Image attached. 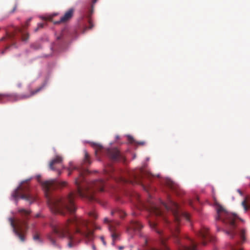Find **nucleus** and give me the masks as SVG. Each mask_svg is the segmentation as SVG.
<instances>
[{
    "instance_id": "obj_1",
    "label": "nucleus",
    "mask_w": 250,
    "mask_h": 250,
    "mask_svg": "<svg viewBox=\"0 0 250 250\" xmlns=\"http://www.w3.org/2000/svg\"><path fill=\"white\" fill-rule=\"evenodd\" d=\"M75 169L78 170L79 174V177L76 178L75 180V185L77 187L76 191L75 192H70L65 197H50L49 191L51 189L65 187L67 185L66 182H61L56 179L42 182L40 175L36 176L38 182L41 183L44 190L48 205L53 212L60 213L63 215L67 213L73 214L76 210L74 202L76 195L86 197L90 201H94L95 200L94 193L96 191H104L105 183L104 180L100 179L91 183H88L85 180L84 175L87 173V170L84 167H75L70 163V166L68 168V175H70L71 172Z\"/></svg>"
},
{
    "instance_id": "obj_2",
    "label": "nucleus",
    "mask_w": 250,
    "mask_h": 250,
    "mask_svg": "<svg viewBox=\"0 0 250 250\" xmlns=\"http://www.w3.org/2000/svg\"><path fill=\"white\" fill-rule=\"evenodd\" d=\"M88 223L87 220L81 217L74 216L68 219L64 224L52 225V232L48 235V238L54 246H57L54 235L59 238L67 237L69 240L68 244L69 247H72L82 239L91 241L93 235V232L88 227Z\"/></svg>"
},
{
    "instance_id": "obj_3",
    "label": "nucleus",
    "mask_w": 250,
    "mask_h": 250,
    "mask_svg": "<svg viewBox=\"0 0 250 250\" xmlns=\"http://www.w3.org/2000/svg\"><path fill=\"white\" fill-rule=\"evenodd\" d=\"M162 204L167 210L171 211L174 219L173 222H171L168 220L164 215L161 209L154 205H152L149 209L151 215L163 217L165 224L170 229L175 240V242L178 245L179 250H197V244L193 240L189 239L191 243L190 246H185L180 242L181 236L179 235L178 228L180 222L182 219H185L187 221L190 222L189 214L180 210L178 204L170 198H168L167 203L163 202Z\"/></svg>"
},
{
    "instance_id": "obj_4",
    "label": "nucleus",
    "mask_w": 250,
    "mask_h": 250,
    "mask_svg": "<svg viewBox=\"0 0 250 250\" xmlns=\"http://www.w3.org/2000/svg\"><path fill=\"white\" fill-rule=\"evenodd\" d=\"M18 211L20 215V218L16 219L9 218L8 220L15 235L21 242H24L25 236L23 233L28 229L27 221L31 213V211L21 208H19Z\"/></svg>"
},
{
    "instance_id": "obj_5",
    "label": "nucleus",
    "mask_w": 250,
    "mask_h": 250,
    "mask_svg": "<svg viewBox=\"0 0 250 250\" xmlns=\"http://www.w3.org/2000/svg\"><path fill=\"white\" fill-rule=\"evenodd\" d=\"M216 219L222 220L224 224L229 226V230L225 231L231 238H233L236 234L234 230L236 228V215L228 212L222 207H220L217 209Z\"/></svg>"
},
{
    "instance_id": "obj_6",
    "label": "nucleus",
    "mask_w": 250,
    "mask_h": 250,
    "mask_svg": "<svg viewBox=\"0 0 250 250\" xmlns=\"http://www.w3.org/2000/svg\"><path fill=\"white\" fill-rule=\"evenodd\" d=\"M28 181L29 180L23 181L12 193V196L15 199L17 203L19 198L29 201L30 204L36 200V196L30 192L29 187L27 184Z\"/></svg>"
},
{
    "instance_id": "obj_7",
    "label": "nucleus",
    "mask_w": 250,
    "mask_h": 250,
    "mask_svg": "<svg viewBox=\"0 0 250 250\" xmlns=\"http://www.w3.org/2000/svg\"><path fill=\"white\" fill-rule=\"evenodd\" d=\"M43 86H41L35 90H32L31 86L29 85L28 89L30 93L29 94H22L20 95H8L0 93V103L4 102V101L6 99L9 101H17L18 100L29 98L40 92Z\"/></svg>"
},
{
    "instance_id": "obj_8",
    "label": "nucleus",
    "mask_w": 250,
    "mask_h": 250,
    "mask_svg": "<svg viewBox=\"0 0 250 250\" xmlns=\"http://www.w3.org/2000/svg\"><path fill=\"white\" fill-rule=\"evenodd\" d=\"M144 176L143 171L142 169H139L137 171L132 172L130 175V179L126 180L122 179V181L125 183H130L131 184H142V179Z\"/></svg>"
},
{
    "instance_id": "obj_9",
    "label": "nucleus",
    "mask_w": 250,
    "mask_h": 250,
    "mask_svg": "<svg viewBox=\"0 0 250 250\" xmlns=\"http://www.w3.org/2000/svg\"><path fill=\"white\" fill-rule=\"evenodd\" d=\"M198 236L202 240V244L204 246L207 244V241L213 242L215 238L209 232L208 229L206 227H203L197 233Z\"/></svg>"
},
{
    "instance_id": "obj_10",
    "label": "nucleus",
    "mask_w": 250,
    "mask_h": 250,
    "mask_svg": "<svg viewBox=\"0 0 250 250\" xmlns=\"http://www.w3.org/2000/svg\"><path fill=\"white\" fill-rule=\"evenodd\" d=\"M62 158L60 156H56L49 163V168L52 170H56L58 174H61V170L63 168L62 164Z\"/></svg>"
},
{
    "instance_id": "obj_11",
    "label": "nucleus",
    "mask_w": 250,
    "mask_h": 250,
    "mask_svg": "<svg viewBox=\"0 0 250 250\" xmlns=\"http://www.w3.org/2000/svg\"><path fill=\"white\" fill-rule=\"evenodd\" d=\"M105 152L113 161H120L124 159L119 150L116 148L106 149Z\"/></svg>"
},
{
    "instance_id": "obj_12",
    "label": "nucleus",
    "mask_w": 250,
    "mask_h": 250,
    "mask_svg": "<svg viewBox=\"0 0 250 250\" xmlns=\"http://www.w3.org/2000/svg\"><path fill=\"white\" fill-rule=\"evenodd\" d=\"M104 223H108V229L110 232V235L112 239V244H115V241L117 240L119 238V235L116 232L115 227L112 223L110 222L108 218H105L104 219Z\"/></svg>"
},
{
    "instance_id": "obj_13",
    "label": "nucleus",
    "mask_w": 250,
    "mask_h": 250,
    "mask_svg": "<svg viewBox=\"0 0 250 250\" xmlns=\"http://www.w3.org/2000/svg\"><path fill=\"white\" fill-rule=\"evenodd\" d=\"M74 11L73 8L69 9L64 13V15L61 18L59 21H55L54 24L64 23L70 20L73 16Z\"/></svg>"
},
{
    "instance_id": "obj_14",
    "label": "nucleus",
    "mask_w": 250,
    "mask_h": 250,
    "mask_svg": "<svg viewBox=\"0 0 250 250\" xmlns=\"http://www.w3.org/2000/svg\"><path fill=\"white\" fill-rule=\"evenodd\" d=\"M16 32H19L21 35V38L22 41H26L29 38V34L26 33L22 28H16Z\"/></svg>"
},
{
    "instance_id": "obj_15",
    "label": "nucleus",
    "mask_w": 250,
    "mask_h": 250,
    "mask_svg": "<svg viewBox=\"0 0 250 250\" xmlns=\"http://www.w3.org/2000/svg\"><path fill=\"white\" fill-rule=\"evenodd\" d=\"M143 228L142 225L138 221H132L130 225V229L135 230H140Z\"/></svg>"
},
{
    "instance_id": "obj_16",
    "label": "nucleus",
    "mask_w": 250,
    "mask_h": 250,
    "mask_svg": "<svg viewBox=\"0 0 250 250\" xmlns=\"http://www.w3.org/2000/svg\"><path fill=\"white\" fill-rule=\"evenodd\" d=\"M148 223L150 227V228L155 230L158 234H161V231L160 230H159L157 229V224L152 219H150L148 220Z\"/></svg>"
},
{
    "instance_id": "obj_17",
    "label": "nucleus",
    "mask_w": 250,
    "mask_h": 250,
    "mask_svg": "<svg viewBox=\"0 0 250 250\" xmlns=\"http://www.w3.org/2000/svg\"><path fill=\"white\" fill-rule=\"evenodd\" d=\"M169 188L173 190L177 194H180V188L179 187L174 183L171 182L169 184Z\"/></svg>"
},
{
    "instance_id": "obj_18",
    "label": "nucleus",
    "mask_w": 250,
    "mask_h": 250,
    "mask_svg": "<svg viewBox=\"0 0 250 250\" xmlns=\"http://www.w3.org/2000/svg\"><path fill=\"white\" fill-rule=\"evenodd\" d=\"M84 158L83 163V164L85 166H87L88 165H89L91 162L90 161V157H89V155L88 152L86 150H84Z\"/></svg>"
},
{
    "instance_id": "obj_19",
    "label": "nucleus",
    "mask_w": 250,
    "mask_h": 250,
    "mask_svg": "<svg viewBox=\"0 0 250 250\" xmlns=\"http://www.w3.org/2000/svg\"><path fill=\"white\" fill-rule=\"evenodd\" d=\"M92 12H93V10L92 9L90 10L89 13L88 15L87 16L88 19V22L89 26L88 27H87L86 28H88L89 29H92V27L94 26V24H93L92 20L90 18V16L92 14Z\"/></svg>"
},
{
    "instance_id": "obj_20",
    "label": "nucleus",
    "mask_w": 250,
    "mask_h": 250,
    "mask_svg": "<svg viewBox=\"0 0 250 250\" xmlns=\"http://www.w3.org/2000/svg\"><path fill=\"white\" fill-rule=\"evenodd\" d=\"M245 233L246 231L244 229H242L240 230L239 236L241 240L242 243L244 242L246 240Z\"/></svg>"
},
{
    "instance_id": "obj_21",
    "label": "nucleus",
    "mask_w": 250,
    "mask_h": 250,
    "mask_svg": "<svg viewBox=\"0 0 250 250\" xmlns=\"http://www.w3.org/2000/svg\"><path fill=\"white\" fill-rule=\"evenodd\" d=\"M88 214L90 217L94 219H95L97 218V213L94 210L89 212Z\"/></svg>"
},
{
    "instance_id": "obj_22",
    "label": "nucleus",
    "mask_w": 250,
    "mask_h": 250,
    "mask_svg": "<svg viewBox=\"0 0 250 250\" xmlns=\"http://www.w3.org/2000/svg\"><path fill=\"white\" fill-rule=\"evenodd\" d=\"M33 238L35 241H38L39 242H41L40 235L38 232H35L34 234Z\"/></svg>"
},
{
    "instance_id": "obj_23",
    "label": "nucleus",
    "mask_w": 250,
    "mask_h": 250,
    "mask_svg": "<svg viewBox=\"0 0 250 250\" xmlns=\"http://www.w3.org/2000/svg\"><path fill=\"white\" fill-rule=\"evenodd\" d=\"M242 206L243 207L245 211H247V210L249 209V207L248 206V205H247V202L246 200H244L242 202Z\"/></svg>"
},
{
    "instance_id": "obj_24",
    "label": "nucleus",
    "mask_w": 250,
    "mask_h": 250,
    "mask_svg": "<svg viewBox=\"0 0 250 250\" xmlns=\"http://www.w3.org/2000/svg\"><path fill=\"white\" fill-rule=\"evenodd\" d=\"M231 250H243V248L237 244L236 246H232L231 247Z\"/></svg>"
},
{
    "instance_id": "obj_25",
    "label": "nucleus",
    "mask_w": 250,
    "mask_h": 250,
    "mask_svg": "<svg viewBox=\"0 0 250 250\" xmlns=\"http://www.w3.org/2000/svg\"><path fill=\"white\" fill-rule=\"evenodd\" d=\"M103 148L102 146L98 145L96 146V148L95 150L96 154L98 153L99 152L102 151Z\"/></svg>"
},
{
    "instance_id": "obj_26",
    "label": "nucleus",
    "mask_w": 250,
    "mask_h": 250,
    "mask_svg": "<svg viewBox=\"0 0 250 250\" xmlns=\"http://www.w3.org/2000/svg\"><path fill=\"white\" fill-rule=\"evenodd\" d=\"M160 241L162 245L164 247V249H165V250H167V246L166 245L165 240L163 238H161Z\"/></svg>"
},
{
    "instance_id": "obj_27",
    "label": "nucleus",
    "mask_w": 250,
    "mask_h": 250,
    "mask_svg": "<svg viewBox=\"0 0 250 250\" xmlns=\"http://www.w3.org/2000/svg\"><path fill=\"white\" fill-rule=\"evenodd\" d=\"M147 245V240L146 239H145V244L143 246V247L144 249L143 250H140V249H139L138 250H146V247Z\"/></svg>"
},
{
    "instance_id": "obj_28",
    "label": "nucleus",
    "mask_w": 250,
    "mask_h": 250,
    "mask_svg": "<svg viewBox=\"0 0 250 250\" xmlns=\"http://www.w3.org/2000/svg\"><path fill=\"white\" fill-rule=\"evenodd\" d=\"M43 27V23H39L38 25V27L35 29V31H37L39 28H42Z\"/></svg>"
},
{
    "instance_id": "obj_29",
    "label": "nucleus",
    "mask_w": 250,
    "mask_h": 250,
    "mask_svg": "<svg viewBox=\"0 0 250 250\" xmlns=\"http://www.w3.org/2000/svg\"><path fill=\"white\" fill-rule=\"evenodd\" d=\"M128 138L130 143H133L134 142V140L131 136H128Z\"/></svg>"
},
{
    "instance_id": "obj_30",
    "label": "nucleus",
    "mask_w": 250,
    "mask_h": 250,
    "mask_svg": "<svg viewBox=\"0 0 250 250\" xmlns=\"http://www.w3.org/2000/svg\"><path fill=\"white\" fill-rule=\"evenodd\" d=\"M32 47L35 49H38L41 48V46L39 44L37 46H35V45L33 44L32 45Z\"/></svg>"
},
{
    "instance_id": "obj_31",
    "label": "nucleus",
    "mask_w": 250,
    "mask_h": 250,
    "mask_svg": "<svg viewBox=\"0 0 250 250\" xmlns=\"http://www.w3.org/2000/svg\"><path fill=\"white\" fill-rule=\"evenodd\" d=\"M17 8V4H16L15 5V6H14V8H13V10H12L11 13H14V12L16 10Z\"/></svg>"
},
{
    "instance_id": "obj_32",
    "label": "nucleus",
    "mask_w": 250,
    "mask_h": 250,
    "mask_svg": "<svg viewBox=\"0 0 250 250\" xmlns=\"http://www.w3.org/2000/svg\"><path fill=\"white\" fill-rule=\"evenodd\" d=\"M9 48V46H7L5 47L4 50L2 51L1 53L2 54H3L5 53L6 50L8 49Z\"/></svg>"
},
{
    "instance_id": "obj_33",
    "label": "nucleus",
    "mask_w": 250,
    "mask_h": 250,
    "mask_svg": "<svg viewBox=\"0 0 250 250\" xmlns=\"http://www.w3.org/2000/svg\"><path fill=\"white\" fill-rule=\"evenodd\" d=\"M15 35V33H13V34H9V35H8V38H12L13 37H14Z\"/></svg>"
},
{
    "instance_id": "obj_34",
    "label": "nucleus",
    "mask_w": 250,
    "mask_h": 250,
    "mask_svg": "<svg viewBox=\"0 0 250 250\" xmlns=\"http://www.w3.org/2000/svg\"><path fill=\"white\" fill-rule=\"evenodd\" d=\"M31 21V19H29L26 22V26H28L29 25V23Z\"/></svg>"
},
{
    "instance_id": "obj_35",
    "label": "nucleus",
    "mask_w": 250,
    "mask_h": 250,
    "mask_svg": "<svg viewBox=\"0 0 250 250\" xmlns=\"http://www.w3.org/2000/svg\"><path fill=\"white\" fill-rule=\"evenodd\" d=\"M137 144L139 145H144L145 144V142H138L137 143Z\"/></svg>"
},
{
    "instance_id": "obj_36",
    "label": "nucleus",
    "mask_w": 250,
    "mask_h": 250,
    "mask_svg": "<svg viewBox=\"0 0 250 250\" xmlns=\"http://www.w3.org/2000/svg\"><path fill=\"white\" fill-rule=\"evenodd\" d=\"M6 39V37H3L1 39H0V42L4 41Z\"/></svg>"
},
{
    "instance_id": "obj_37",
    "label": "nucleus",
    "mask_w": 250,
    "mask_h": 250,
    "mask_svg": "<svg viewBox=\"0 0 250 250\" xmlns=\"http://www.w3.org/2000/svg\"><path fill=\"white\" fill-rule=\"evenodd\" d=\"M101 240H102V242H103V244H104V245H105V241H104V237H101Z\"/></svg>"
},
{
    "instance_id": "obj_38",
    "label": "nucleus",
    "mask_w": 250,
    "mask_h": 250,
    "mask_svg": "<svg viewBox=\"0 0 250 250\" xmlns=\"http://www.w3.org/2000/svg\"><path fill=\"white\" fill-rule=\"evenodd\" d=\"M21 86H22V84H21V83H19V84H18V86L19 87H21Z\"/></svg>"
},
{
    "instance_id": "obj_39",
    "label": "nucleus",
    "mask_w": 250,
    "mask_h": 250,
    "mask_svg": "<svg viewBox=\"0 0 250 250\" xmlns=\"http://www.w3.org/2000/svg\"><path fill=\"white\" fill-rule=\"evenodd\" d=\"M124 249V247L123 246H120L119 247V249L120 250H122Z\"/></svg>"
},
{
    "instance_id": "obj_40",
    "label": "nucleus",
    "mask_w": 250,
    "mask_h": 250,
    "mask_svg": "<svg viewBox=\"0 0 250 250\" xmlns=\"http://www.w3.org/2000/svg\"><path fill=\"white\" fill-rule=\"evenodd\" d=\"M150 250H160L156 249V248H153V249H151Z\"/></svg>"
},
{
    "instance_id": "obj_41",
    "label": "nucleus",
    "mask_w": 250,
    "mask_h": 250,
    "mask_svg": "<svg viewBox=\"0 0 250 250\" xmlns=\"http://www.w3.org/2000/svg\"><path fill=\"white\" fill-rule=\"evenodd\" d=\"M40 216V215L39 214H36V217H39Z\"/></svg>"
},
{
    "instance_id": "obj_42",
    "label": "nucleus",
    "mask_w": 250,
    "mask_h": 250,
    "mask_svg": "<svg viewBox=\"0 0 250 250\" xmlns=\"http://www.w3.org/2000/svg\"><path fill=\"white\" fill-rule=\"evenodd\" d=\"M92 248H93V249L94 250V249H95V246L93 245V246H92Z\"/></svg>"
},
{
    "instance_id": "obj_43",
    "label": "nucleus",
    "mask_w": 250,
    "mask_h": 250,
    "mask_svg": "<svg viewBox=\"0 0 250 250\" xmlns=\"http://www.w3.org/2000/svg\"><path fill=\"white\" fill-rule=\"evenodd\" d=\"M190 205L191 206H192V207L193 206V205H192V203H191V202H190Z\"/></svg>"
},
{
    "instance_id": "obj_44",
    "label": "nucleus",
    "mask_w": 250,
    "mask_h": 250,
    "mask_svg": "<svg viewBox=\"0 0 250 250\" xmlns=\"http://www.w3.org/2000/svg\"><path fill=\"white\" fill-rule=\"evenodd\" d=\"M113 213H114V212L112 211V212H111V214H113Z\"/></svg>"
}]
</instances>
